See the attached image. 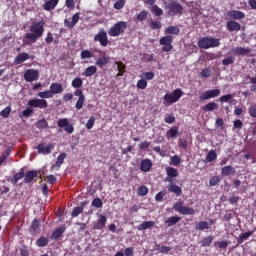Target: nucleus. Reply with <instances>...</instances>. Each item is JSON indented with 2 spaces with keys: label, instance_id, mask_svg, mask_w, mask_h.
<instances>
[{
  "label": "nucleus",
  "instance_id": "4d7b16f0",
  "mask_svg": "<svg viewBox=\"0 0 256 256\" xmlns=\"http://www.w3.org/2000/svg\"><path fill=\"white\" fill-rule=\"evenodd\" d=\"M11 111H12L11 107L8 106V107H6L5 109H3V110L0 112V115H1V117H3L4 119H7V118H9V115H11Z\"/></svg>",
  "mask_w": 256,
  "mask_h": 256
},
{
  "label": "nucleus",
  "instance_id": "6e6d98bb",
  "mask_svg": "<svg viewBox=\"0 0 256 256\" xmlns=\"http://www.w3.org/2000/svg\"><path fill=\"white\" fill-rule=\"evenodd\" d=\"M92 206L96 207V209H101L103 207V200L101 198H94L92 200Z\"/></svg>",
  "mask_w": 256,
  "mask_h": 256
},
{
  "label": "nucleus",
  "instance_id": "9d476101",
  "mask_svg": "<svg viewBox=\"0 0 256 256\" xmlns=\"http://www.w3.org/2000/svg\"><path fill=\"white\" fill-rule=\"evenodd\" d=\"M94 41L100 43L101 47H107L109 45V38L105 30H100L95 36Z\"/></svg>",
  "mask_w": 256,
  "mask_h": 256
},
{
  "label": "nucleus",
  "instance_id": "2f4dec72",
  "mask_svg": "<svg viewBox=\"0 0 256 256\" xmlns=\"http://www.w3.org/2000/svg\"><path fill=\"white\" fill-rule=\"evenodd\" d=\"M249 53H251V49L249 48H243V47L234 48V55L243 57L245 55H249Z\"/></svg>",
  "mask_w": 256,
  "mask_h": 256
},
{
  "label": "nucleus",
  "instance_id": "864d4df0",
  "mask_svg": "<svg viewBox=\"0 0 256 256\" xmlns=\"http://www.w3.org/2000/svg\"><path fill=\"white\" fill-rule=\"evenodd\" d=\"M141 78L144 80L146 79L147 81H151V80L155 79V73L144 72V73H142Z\"/></svg>",
  "mask_w": 256,
  "mask_h": 256
},
{
  "label": "nucleus",
  "instance_id": "2eb2a0df",
  "mask_svg": "<svg viewBox=\"0 0 256 256\" xmlns=\"http://www.w3.org/2000/svg\"><path fill=\"white\" fill-rule=\"evenodd\" d=\"M36 149L41 155H49L51 151L55 149V146L52 143L48 144L47 146H45L44 143H40L37 145Z\"/></svg>",
  "mask_w": 256,
  "mask_h": 256
},
{
  "label": "nucleus",
  "instance_id": "a211bd4d",
  "mask_svg": "<svg viewBox=\"0 0 256 256\" xmlns=\"http://www.w3.org/2000/svg\"><path fill=\"white\" fill-rule=\"evenodd\" d=\"M170 184L167 186L169 193H174L176 197H181L183 195V189L178 186L175 182H169Z\"/></svg>",
  "mask_w": 256,
  "mask_h": 256
},
{
  "label": "nucleus",
  "instance_id": "09e8293b",
  "mask_svg": "<svg viewBox=\"0 0 256 256\" xmlns=\"http://www.w3.org/2000/svg\"><path fill=\"white\" fill-rule=\"evenodd\" d=\"M215 159H217V152L215 150H210L206 156V160L208 163H212Z\"/></svg>",
  "mask_w": 256,
  "mask_h": 256
},
{
  "label": "nucleus",
  "instance_id": "423d86ee",
  "mask_svg": "<svg viewBox=\"0 0 256 256\" xmlns=\"http://www.w3.org/2000/svg\"><path fill=\"white\" fill-rule=\"evenodd\" d=\"M127 27V22L119 21L111 26V28L108 30V35L110 37H119V35H123V33L127 31Z\"/></svg>",
  "mask_w": 256,
  "mask_h": 256
},
{
  "label": "nucleus",
  "instance_id": "9b49d317",
  "mask_svg": "<svg viewBox=\"0 0 256 256\" xmlns=\"http://www.w3.org/2000/svg\"><path fill=\"white\" fill-rule=\"evenodd\" d=\"M24 79L27 83H33V81L39 80V70L28 69L24 73Z\"/></svg>",
  "mask_w": 256,
  "mask_h": 256
},
{
  "label": "nucleus",
  "instance_id": "412c9836",
  "mask_svg": "<svg viewBox=\"0 0 256 256\" xmlns=\"http://www.w3.org/2000/svg\"><path fill=\"white\" fill-rule=\"evenodd\" d=\"M39 176V171L37 170H29L24 174V183H32L33 179Z\"/></svg>",
  "mask_w": 256,
  "mask_h": 256
},
{
  "label": "nucleus",
  "instance_id": "58836bf2",
  "mask_svg": "<svg viewBox=\"0 0 256 256\" xmlns=\"http://www.w3.org/2000/svg\"><path fill=\"white\" fill-rule=\"evenodd\" d=\"M251 235H253V231H248L246 233L240 234L239 237H238V245H241L245 241H247L248 238L251 237Z\"/></svg>",
  "mask_w": 256,
  "mask_h": 256
},
{
  "label": "nucleus",
  "instance_id": "bf43d9fd",
  "mask_svg": "<svg viewBox=\"0 0 256 256\" xmlns=\"http://www.w3.org/2000/svg\"><path fill=\"white\" fill-rule=\"evenodd\" d=\"M136 87L138 89H147V80L142 78L141 80L137 81Z\"/></svg>",
  "mask_w": 256,
  "mask_h": 256
},
{
  "label": "nucleus",
  "instance_id": "ddd939ff",
  "mask_svg": "<svg viewBox=\"0 0 256 256\" xmlns=\"http://www.w3.org/2000/svg\"><path fill=\"white\" fill-rule=\"evenodd\" d=\"M57 125L60 127V129H64L66 133H69V135L75 131V128L72 126V124H69V120L67 118L59 119L57 121Z\"/></svg>",
  "mask_w": 256,
  "mask_h": 256
},
{
  "label": "nucleus",
  "instance_id": "338daca9",
  "mask_svg": "<svg viewBox=\"0 0 256 256\" xmlns=\"http://www.w3.org/2000/svg\"><path fill=\"white\" fill-rule=\"evenodd\" d=\"M65 6L67 9L73 11V9H75V0H65Z\"/></svg>",
  "mask_w": 256,
  "mask_h": 256
},
{
  "label": "nucleus",
  "instance_id": "7ed1b4c3",
  "mask_svg": "<svg viewBox=\"0 0 256 256\" xmlns=\"http://www.w3.org/2000/svg\"><path fill=\"white\" fill-rule=\"evenodd\" d=\"M181 97H183V90H181V88L173 90L172 93H166L163 97L164 107H171V105L177 103Z\"/></svg>",
  "mask_w": 256,
  "mask_h": 256
},
{
  "label": "nucleus",
  "instance_id": "dca6fc26",
  "mask_svg": "<svg viewBox=\"0 0 256 256\" xmlns=\"http://www.w3.org/2000/svg\"><path fill=\"white\" fill-rule=\"evenodd\" d=\"M227 16L232 21H239L241 19H245V12H243L241 10H230L227 12Z\"/></svg>",
  "mask_w": 256,
  "mask_h": 256
},
{
  "label": "nucleus",
  "instance_id": "a19ab883",
  "mask_svg": "<svg viewBox=\"0 0 256 256\" xmlns=\"http://www.w3.org/2000/svg\"><path fill=\"white\" fill-rule=\"evenodd\" d=\"M49 245V238L45 236H41L37 241H36V246L37 247H47Z\"/></svg>",
  "mask_w": 256,
  "mask_h": 256
},
{
  "label": "nucleus",
  "instance_id": "5fc2aeb1",
  "mask_svg": "<svg viewBox=\"0 0 256 256\" xmlns=\"http://www.w3.org/2000/svg\"><path fill=\"white\" fill-rule=\"evenodd\" d=\"M233 63H235L234 56H229L222 60V65H224L225 67H227V65H233Z\"/></svg>",
  "mask_w": 256,
  "mask_h": 256
},
{
  "label": "nucleus",
  "instance_id": "603ef678",
  "mask_svg": "<svg viewBox=\"0 0 256 256\" xmlns=\"http://www.w3.org/2000/svg\"><path fill=\"white\" fill-rule=\"evenodd\" d=\"M81 59H92L93 53L89 50H82L80 54Z\"/></svg>",
  "mask_w": 256,
  "mask_h": 256
},
{
  "label": "nucleus",
  "instance_id": "79ce46f5",
  "mask_svg": "<svg viewBox=\"0 0 256 256\" xmlns=\"http://www.w3.org/2000/svg\"><path fill=\"white\" fill-rule=\"evenodd\" d=\"M67 158V154L65 153H61L58 157L57 160L55 162V167H57V169H61V166L63 165L65 159Z\"/></svg>",
  "mask_w": 256,
  "mask_h": 256
},
{
  "label": "nucleus",
  "instance_id": "aec40b11",
  "mask_svg": "<svg viewBox=\"0 0 256 256\" xmlns=\"http://www.w3.org/2000/svg\"><path fill=\"white\" fill-rule=\"evenodd\" d=\"M226 29L230 33H233V31H241V24L235 20H230L226 23Z\"/></svg>",
  "mask_w": 256,
  "mask_h": 256
},
{
  "label": "nucleus",
  "instance_id": "f704fd0d",
  "mask_svg": "<svg viewBox=\"0 0 256 256\" xmlns=\"http://www.w3.org/2000/svg\"><path fill=\"white\" fill-rule=\"evenodd\" d=\"M155 227V221H144L138 226V231H146V229H151Z\"/></svg>",
  "mask_w": 256,
  "mask_h": 256
},
{
  "label": "nucleus",
  "instance_id": "0eeeda50",
  "mask_svg": "<svg viewBox=\"0 0 256 256\" xmlns=\"http://www.w3.org/2000/svg\"><path fill=\"white\" fill-rule=\"evenodd\" d=\"M173 209L177 211V213H180V215H195V209L184 206L183 202L181 201L176 202L173 206Z\"/></svg>",
  "mask_w": 256,
  "mask_h": 256
},
{
  "label": "nucleus",
  "instance_id": "bb28decb",
  "mask_svg": "<svg viewBox=\"0 0 256 256\" xmlns=\"http://www.w3.org/2000/svg\"><path fill=\"white\" fill-rule=\"evenodd\" d=\"M179 136V128L177 127H171L167 132H166V139H177Z\"/></svg>",
  "mask_w": 256,
  "mask_h": 256
},
{
  "label": "nucleus",
  "instance_id": "f03ea898",
  "mask_svg": "<svg viewBox=\"0 0 256 256\" xmlns=\"http://www.w3.org/2000/svg\"><path fill=\"white\" fill-rule=\"evenodd\" d=\"M49 107V103H47V100L34 98L28 101V107L22 111L20 114V117H31L33 115V108L38 109H47Z\"/></svg>",
  "mask_w": 256,
  "mask_h": 256
},
{
  "label": "nucleus",
  "instance_id": "1a4fd4ad",
  "mask_svg": "<svg viewBox=\"0 0 256 256\" xmlns=\"http://www.w3.org/2000/svg\"><path fill=\"white\" fill-rule=\"evenodd\" d=\"M159 43L163 45L162 51L165 53H169V51L173 50V36L166 35L160 39Z\"/></svg>",
  "mask_w": 256,
  "mask_h": 256
},
{
  "label": "nucleus",
  "instance_id": "e433bc0d",
  "mask_svg": "<svg viewBox=\"0 0 256 256\" xmlns=\"http://www.w3.org/2000/svg\"><path fill=\"white\" fill-rule=\"evenodd\" d=\"M213 235H208L200 241L201 247H211V243H213Z\"/></svg>",
  "mask_w": 256,
  "mask_h": 256
},
{
  "label": "nucleus",
  "instance_id": "c03bdc74",
  "mask_svg": "<svg viewBox=\"0 0 256 256\" xmlns=\"http://www.w3.org/2000/svg\"><path fill=\"white\" fill-rule=\"evenodd\" d=\"M73 89H81L83 87V80L79 77L74 78L71 83Z\"/></svg>",
  "mask_w": 256,
  "mask_h": 256
},
{
  "label": "nucleus",
  "instance_id": "f257e3e1",
  "mask_svg": "<svg viewBox=\"0 0 256 256\" xmlns=\"http://www.w3.org/2000/svg\"><path fill=\"white\" fill-rule=\"evenodd\" d=\"M30 32L26 33L24 36L25 45H31V43H37L38 39L43 37L45 33V22L43 20L39 22H34L31 24Z\"/></svg>",
  "mask_w": 256,
  "mask_h": 256
},
{
  "label": "nucleus",
  "instance_id": "37998d69",
  "mask_svg": "<svg viewBox=\"0 0 256 256\" xmlns=\"http://www.w3.org/2000/svg\"><path fill=\"white\" fill-rule=\"evenodd\" d=\"M218 105L215 102H209L208 104H206L205 106L202 107V110L205 111V113L209 112V111H215V109H218Z\"/></svg>",
  "mask_w": 256,
  "mask_h": 256
},
{
  "label": "nucleus",
  "instance_id": "f8f14e48",
  "mask_svg": "<svg viewBox=\"0 0 256 256\" xmlns=\"http://www.w3.org/2000/svg\"><path fill=\"white\" fill-rule=\"evenodd\" d=\"M219 95H221V90H219V89L206 90L200 96V101H207L209 99H215V97H219Z\"/></svg>",
  "mask_w": 256,
  "mask_h": 256
},
{
  "label": "nucleus",
  "instance_id": "680f3d73",
  "mask_svg": "<svg viewBox=\"0 0 256 256\" xmlns=\"http://www.w3.org/2000/svg\"><path fill=\"white\" fill-rule=\"evenodd\" d=\"M125 0H118L114 3V9H117L118 11H120V9H123V7H125Z\"/></svg>",
  "mask_w": 256,
  "mask_h": 256
},
{
  "label": "nucleus",
  "instance_id": "c9c22d12",
  "mask_svg": "<svg viewBox=\"0 0 256 256\" xmlns=\"http://www.w3.org/2000/svg\"><path fill=\"white\" fill-rule=\"evenodd\" d=\"M180 221H181V217L172 216V217H168L165 223L167 224V227H173V225H177V223H179Z\"/></svg>",
  "mask_w": 256,
  "mask_h": 256
},
{
  "label": "nucleus",
  "instance_id": "4be33fe9",
  "mask_svg": "<svg viewBox=\"0 0 256 256\" xmlns=\"http://www.w3.org/2000/svg\"><path fill=\"white\" fill-rule=\"evenodd\" d=\"M151 167H153V162L151 159H144L140 163V170L143 171V173H148V171H151Z\"/></svg>",
  "mask_w": 256,
  "mask_h": 256
},
{
  "label": "nucleus",
  "instance_id": "4c0bfd02",
  "mask_svg": "<svg viewBox=\"0 0 256 256\" xmlns=\"http://www.w3.org/2000/svg\"><path fill=\"white\" fill-rule=\"evenodd\" d=\"M181 33V29H179V26H169L165 30L166 35H179Z\"/></svg>",
  "mask_w": 256,
  "mask_h": 256
},
{
  "label": "nucleus",
  "instance_id": "69168bd1",
  "mask_svg": "<svg viewBox=\"0 0 256 256\" xmlns=\"http://www.w3.org/2000/svg\"><path fill=\"white\" fill-rule=\"evenodd\" d=\"M171 163L174 165V167H177L178 165H181V158L177 155H174L171 157Z\"/></svg>",
  "mask_w": 256,
  "mask_h": 256
},
{
  "label": "nucleus",
  "instance_id": "5701e85b",
  "mask_svg": "<svg viewBox=\"0 0 256 256\" xmlns=\"http://www.w3.org/2000/svg\"><path fill=\"white\" fill-rule=\"evenodd\" d=\"M211 225H213V220H210V223L207 221H200L195 224V230L204 231V229H210Z\"/></svg>",
  "mask_w": 256,
  "mask_h": 256
},
{
  "label": "nucleus",
  "instance_id": "6ab92c4d",
  "mask_svg": "<svg viewBox=\"0 0 256 256\" xmlns=\"http://www.w3.org/2000/svg\"><path fill=\"white\" fill-rule=\"evenodd\" d=\"M81 13L77 12L72 16V21H69V19L64 20V26L67 27V29H73L77 23H79V19Z\"/></svg>",
  "mask_w": 256,
  "mask_h": 256
},
{
  "label": "nucleus",
  "instance_id": "7c9ffc66",
  "mask_svg": "<svg viewBox=\"0 0 256 256\" xmlns=\"http://www.w3.org/2000/svg\"><path fill=\"white\" fill-rule=\"evenodd\" d=\"M221 175H223V177H228V175H235V168L231 165L224 166L221 169Z\"/></svg>",
  "mask_w": 256,
  "mask_h": 256
},
{
  "label": "nucleus",
  "instance_id": "c756f323",
  "mask_svg": "<svg viewBox=\"0 0 256 256\" xmlns=\"http://www.w3.org/2000/svg\"><path fill=\"white\" fill-rule=\"evenodd\" d=\"M29 59L28 53H20L14 59V65H21V63H25Z\"/></svg>",
  "mask_w": 256,
  "mask_h": 256
},
{
  "label": "nucleus",
  "instance_id": "f3484780",
  "mask_svg": "<svg viewBox=\"0 0 256 256\" xmlns=\"http://www.w3.org/2000/svg\"><path fill=\"white\" fill-rule=\"evenodd\" d=\"M166 181H168V183H172L173 179L179 177V171L171 166L166 167Z\"/></svg>",
  "mask_w": 256,
  "mask_h": 256
},
{
  "label": "nucleus",
  "instance_id": "4468645a",
  "mask_svg": "<svg viewBox=\"0 0 256 256\" xmlns=\"http://www.w3.org/2000/svg\"><path fill=\"white\" fill-rule=\"evenodd\" d=\"M74 95H75V97H79L78 100L76 101V105H75L76 109L79 111V110L83 109V105L85 104V94H83L82 89L77 88L74 91Z\"/></svg>",
  "mask_w": 256,
  "mask_h": 256
},
{
  "label": "nucleus",
  "instance_id": "473e14b6",
  "mask_svg": "<svg viewBox=\"0 0 256 256\" xmlns=\"http://www.w3.org/2000/svg\"><path fill=\"white\" fill-rule=\"evenodd\" d=\"M96 74H97V66H88L82 73L84 77H93V75H96Z\"/></svg>",
  "mask_w": 256,
  "mask_h": 256
},
{
  "label": "nucleus",
  "instance_id": "c85d7f7f",
  "mask_svg": "<svg viewBox=\"0 0 256 256\" xmlns=\"http://www.w3.org/2000/svg\"><path fill=\"white\" fill-rule=\"evenodd\" d=\"M50 91L53 95H59L63 93V85L54 82L50 85Z\"/></svg>",
  "mask_w": 256,
  "mask_h": 256
},
{
  "label": "nucleus",
  "instance_id": "de8ad7c7",
  "mask_svg": "<svg viewBox=\"0 0 256 256\" xmlns=\"http://www.w3.org/2000/svg\"><path fill=\"white\" fill-rule=\"evenodd\" d=\"M151 13H153V15H155V17H161V15H163V9H161L157 5H153L151 7Z\"/></svg>",
  "mask_w": 256,
  "mask_h": 256
},
{
  "label": "nucleus",
  "instance_id": "3c124183",
  "mask_svg": "<svg viewBox=\"0 0 256 256\" xmlns=\"http://www.w3.org/2000/svg\"><path fill=\"white\" fill-rule=\"evenodd\" d=\"M214 247H217L218 249H227L229 247V242L228 241H220V242H214Z\"/></svg>",
  "mask_w": 256,
  "mask_h": 256
},
{
  "label": "nucleus",
  "instance_id": "6e6552de",
  "mask_svg": "<svg viewBox=\"0 0 256 256\" xmlns=\"http://www.w3.org/2000/svg\"><path fill=\"white\" fill-rule=\"evenodd\" d=\"M96 53H99L100 57L96 60L95 65L99 67L100 69H103L105 65H108V63H111V57L107 56V53L102 50H96Z\"/></svg>",
  "mask_w": 256,
  "mask_h": 256
},
{
  "label": "nucleus",
  "instance_id": "0e129e2a",
  "mask_svg": "<svg viewBox=\"0 0 256 256\" xmlns=\"http://www.w3.org/2000/svg\"><path fill=\"white\" fill-rule=\"evenodd\" d=\"M221 182V179H219L218 176H214L209 180V185L211 187H215L216 185H219V183Z\"/></svg>",
  "mask_w": 256,
  "mask_h": 256
},
{
  "label": "nucleus",
  "instance_id": "cd10ccee",
  "mask_svg": "<svg viewBox=\"0 0 256 256\" xmlns=\"http://www.w3.org/2000/svg\"><path fill=\"white\" fill-rule=\"evenodd\" d=\"M114 65H117V77H123V75H125L127 66L121 61H115Z\"/></svg>",
  "mask_w": 256,
  "mask_h": 256
},
{
  "label": "nucleus",
  "instance_id": "ea45409f",
  "mask_svg": "<svg viewBox=\"0 0 256 256\" xmlns=\"http://www.w3.org/2000/svg\"><path fill=\"white\" fill-rule=\"evenodd\" d=\"M38 97H40V99H43L45 101V99H53L54 94L51 90H46L43 92H39Z\"/></svg>",
  "mask_w": 256,
  "mask_h": 256
},
{
  "label": "nucleus",
  "instance_id": "e2e57ef3",
  "mask_svg": "<svg viewBox=\"0 0 256 256\" xmlns=\"http://www.w3.org/2000/svg\"><path fill=\"white\" fill-rule=\"evenodd\" d=\"M200 77H202L203 79H207L211 77V70L209 68L203 69L200 72Z\"/></svg>",
  "mask_w": 256,
  "mask_h": 256
},
{
  "label": "nucleus",
  "instance_id": "13d9d810",
  "mask_svg": "<svg viewBox=\"0 0 256 256\" xmlns=\"http://www.w3.org/2000/svg\"><path fill=\"white\" fill-rule=\"evenodd\" d=\"M147 193H149V189L147 188V186L142 185L138 188V195H140L141 197H145Z\"/></svg>",
  "mask_w": 256,
  "mask_h": 256
},
{
  "label": "nucleus",
  "instance_id": "052dcab7",
  "mask_svg": "<svg viewBox=\"0 0 256 256\" xmlns=\"http://www.w3.org/2000/svg\"><path fill=\"white\" fill-rule=\"evenodd\" d=\"M83 213V206L75 207L72 211V217H79Z\"/></svg>",
  "mask_w": 256,
  "mask_h": 256
},
{
  "label": "nucleus",
  "instance_id": "774afa93",
  "mask_svg": "<svg viewBox=\"0 0 256 256\" xmlns=\"http://www.w3.org/2000/svg\"><path fill=\"white\" fill-rule=\"evenodd\" d=\"M31 229L32 231H39V220L34 219L31 223Z\"/></svg>",
  "mask_w": 256,
  "mask_h": 256
},
{
  "label": "nucleus",
  "instance_id": "a878e982",
  "mask_svg": "<svg viewBox=\"0 0 256 256\" xmlns=\"http://www.w3.org/2000/svg\"><path fill=\"white\" fill-rule=\"evenodd\" d=\"M23 177H25V169L21 168L18 173L13 175L11 179L12 185H17V183H19Z\"/></svg>",
  "mask_w": 256,
  "mask_h": 256
},
{
  "label": "nucleus",
  "instance_id": "20e7f679",
  "mask_svg": "<svg viewBox=\"0 0 256 256\" xmlns=\"http://www.w3.org/2000/svg\"><path fill=\"white\" fill-rule=\"evenodd\" d=\"M197 45L199 49H212L219 47V45H221V40L213 37H202L198 40Z\"/></svg>",
  "mask_w": 256,
  "mask_h": 256
},
{
  "label": "nucleus",
  "instance_id": "b1692460",
  "mask_svg": "<svg viewBox=\"0 0 256 256\" xmlns=\"http://www.w3.org/2000/svg\"><path fill=\"white\" fill-rule=\"evenodd\" d=\"M107 225V216L100 215V218L97 220V223L94 224V229L102 230L105 229V226Z\"/></svg>",
  "mask_w": 256,
  "mask_h": 256
},
{
  "label": "nucleus",
  "instance_id": "8fccbe9b",
  "mask_svg": "<svg viewBox=\"0 0 256 256\" xmlns=\"http://www.w3.org/2000/svg\"><path fill=\"white\" fill-rule=\"evenodd\" d=\"M148 27H150L152 30H155V29H161L162 25H161V22L151 19L148 23Z\"/></svg>",
  "mask_w": 256,
  "mask_h": 256
},
{
  "label": "nucleus",
  "instance_id": "a18cd8bd",
  "mask_svg": "<svg viewBox=\"0 0 256 256\" xmlns=\"http://www.w3.org/2000/svg\"><path fill=\"white\" fill-rule=\"evenodd\" d=\"M37 129H47L49 127V122L45 118H42L36 123Z\"/></svg>",
  "mask_w": 256,
  "mask_h": 256
},
{
  "label": "nucleus",
  "instance_id": "49530a36",
  "mask_svg": "<svg viewBox=\"0 0 256 256\" xmlns=\"http://www.w3.org/2000/svg\"><path fill=\"white\" fill-rule=\"evenodd\" d=\"M147 17H149V12L147 10H142L137 14L136 19L137 21H146Z\"/></svg>",
  "mask_w": 256,
  "mask_h": 256
},
{
  "label": "nucleus",
  "instance_id": "393cba45",
  "mask_svg": "<svg viewBox=\"0 0 256 256\" xmlns=\"http://www.w3.org/2000/svg\"><path fill=\"white\" fill-rule=\"evenodd\" d=\"M66 229L67 228L65 227V225L58 227L56 230L53 231V233L50 236V239H52L54 241L59 239V237H61V235H63V233H65Z\"/></svg>",
  "mask_w": 256,
  "mask_h": 256
},
{
  "label": "nucleus",
  "instance_id": "39448f33",
  "mask_svg": "<svg viewBox=\"0 0 256 256\" xmlns=\"http://www.w3.org/2000/svg\"><path fill=\"white\" fill-rule=\"evenodd\" d=\"M165 9H167L169 17L183 15V5H181L175 0H171L168 3H165Z\"/></svg>",
  "mask_w": 256,
  "mask_h": 256
},
{
  "label": "nucleus",
  "instance_id": "72a5a7b5",
  "mask_svg": "<svg viewBox=\"0 0 256 256\" xmlns=\"http://www.w3.org/2000/svg\"><path fill=\"white\" fill-rule=\"evenodd\" d=\"M57 5H59V0H48L44 4V10L45 11H53V9H55V7Z\"/></svg>",
  "mask_w": 256,
  "mask_h": 256
}]
</instances>
